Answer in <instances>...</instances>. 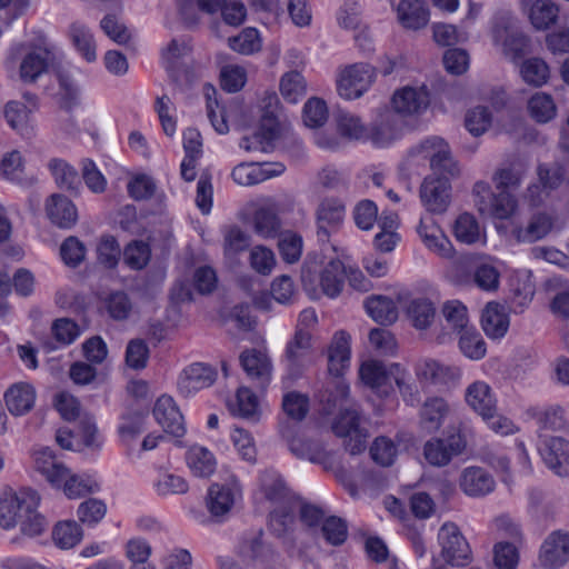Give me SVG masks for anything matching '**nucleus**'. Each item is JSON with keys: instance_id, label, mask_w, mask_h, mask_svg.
<instances>
[{"instance_id": "obj_1", "label": "nucleus", "mask_w": 569, "mask_h": 569, "mask_svg": "<svg viewBox=\"0 0 569 569\" xmlns=\"http://www.w3.org/2000/svg\"><path fill=\"white\" fill-rule=\"evenodd\" d=\"M429 212L443 213L451 202L450 180L460 172L449 144L440 137L429 139Z\"/></svg>"}, {"instance_id": "obj_2", "label": "nucleus", "mask_w": 569, "mask_h": 569, "mask_svg": "<svg viewBox=\"0 0 569 569\" xmlns=\"http://www.w3.org/2000/svg\"><path fill=\"white\" fill-rule=\"evenodd\" d=\"M437 539L440 547V558L445 563L435 559L432 569H449L448 566L465 567L472 561L471 548L456 523L445 522L438 531Z\"/></svg>"}, {"instance_id": "obj_3", "label": "nucleus", "mask_w": 569, "mask_h": 569, "mask_svg": "<svg viewBox=\"0 0 569 569\" xmlns=\"http://www.w3.org/2000/svg\"><path fill=\"white\" fill-rule=\"evenodd\" d=\"M362 416L357 405L351 403L335 418L331 429L333 433L345 439L346 450L352 455H359L367 448L368 430L361 425Z\"/></svg>"}, {"instance_id": "obj_4", "label": "nucleus", "mask_w": 569, "mask_h": 569, "mask_svg": "<svg viewBox=\"0 0 569 569\" xmlns=\"http://www.w3.org/2000/svg\"><path fill=\"white\" fill-rule=\"evenodd\" d=\"M376 76L377 69L366 62L345 66L337 72V92L346 100L359 99L373 84Z\"/></svg>"}, {"instance_id": "obj_5", "label": "nucleus", "mask_w": 569, "mask_h": 569, "mask_svg": "<svg viewBox=\"0 0 569 569\" xmlns=\"http://www.w3.org/2000/svg\"><path fill=\"white\" fill-rule=\"evenodd\" d=\"M60 59L59 50L47 39L41 38L39 44L22 59L20 63V78L23 82L33 83L42 74L54 68Z\"/></svg>"}, {"instance_id": "obj_6", "label": "nucleus", "mask_w": 569, "mask_h": 569, "mask_svg": "<svg viewBox=\"0 0 569 569\" xmlns=\"http://www.w3.org/2000/svg\"><path fill=\"white\" fill-rule=\"evenodd\" d=\"M39 501L38 492L30 488L6 495L0 499V526L4 529L13 528L23 517V510H30Z\"/></svg>"}, {"instance_id": "obj_7", "label": "nucleus", "mask_w": 569, "mask_h": 569, "mask_svg": "<svg viewBox=\"0 0 569 569\" xmlns=\"http://www.w3.org/2000/svg\"><path fill=\"white\" fill-rule=\"evenodd\" d=\"M467 440L460 430L443 431L441 437L429 441V465L445 467L465 452Z\"/></svg>"}, {"instance_id": "obj_8", "label": "nucleus", "mask_w": 569, "mask_h": 569, "mask_svg": "<svg viewBox=\"0 0 569 569\" xmlns=\"http://www.w3.org/2000/svg\"><path fill=\"white\" fill-rule=\"evenodd\" d=\"M240 365L257 389L266 390L271 381L272 366L267 353L247 349L240 355Z\"/></svg>"}, {"instance_id": "obj_9", "label": "nucleus", "mask_w": 569, "mask_h": 569, "mask_svg": "<svg viewBox=\"0 0 569 569\" xmlns=\"http://www.w3.org/2000/svg\"><path fill=\"white\" fill-rule=\"evenodd\" d=\"M238 495L240 486L234 477L227 483H212L207 495V508L211 516L222 518L228 515Z\"/></svg>"}, {"instance_id": "obj_10", "label": "nucleus", "mask_w": 569, "mask_h": 569, "mask_svg": "<svg viewBox=\"0 0 569 569\" xmlns=\"http://www.w3.org/2000/svg\"><path fill=\"white\" fill-rule=\"evenodd\" d=\"M539 560L546 568H560L569 561V532L555 531L543 541Z\"/></svg>"}, {"instance_id": "obj_11", "label": "nucleus", "mask_w": 569, "mask_h": 569, "mask_svg": "<svg viewBox=\"0 0 569 569\" xmlns=\"http://www.w3.org/2000/svg\"><path fill=\"white\" fill-rule=\"evenodd\" d=\"M153 416L164 432L177 438L184 435L183 417L171 397L164 395L156 401Z\"/></svg>"}, {"instance_id": "obj_12", "label": "nucleus", "mask_w": 569, "mask_h": 569, "mask_svg": "<svg viewBox=\"0 0 569 569\" xmlns=\"http://www.w3.org/2000/svg\"><path fill=\"white\" fill-rule=\"evenodd\" d=\"M216 379L217 371L212 367L197 362L183 370L178 381V388L182 395L189 396L194 391L210 387Z\"/></svg>"}, {"instance_id": "obj_13", "label": "nucleus", "mask_w": 569, "mask_h": 569, "mask_svg": "<svg viewBox=\"0 0 569 569\" xmlns=\"http://www.w3.org/2000/svg\"><path fill=\"white\" fill-rule=\"evenodd\" d=\"M46 212L51 223L60 229H71L78 221L74 203L61 193H53L47 199Z\"/></svg>"}, {"instance_id": "obj_14", "label": "nucleus", "mask_w": 569, "mask_h": 569, "mask_svg": "<svg viewBox=\"0 0 569 569\" xmlns=\"http://www.w3.org/2000/svg\"><path fill=\"white\" fill-rule=\"evenodd\" d=\"M460 430L456 409L445 397L429 399V432Z\"/></svg>"}, {"instance_id": "obj_15", "label": "nucleus", "mask_w": 569, "mask_h": 569, "mask_svg": "<svg viewBox=\"0 0 569 569\" xmlns=\"http://www.w3.org/2000/svg\"><path fill=\"white\" fill-rule=\"evenodd\" d=\"M540 455L546 465L558 476L569 471V441L561 437H550L543 441Z\"/></svg>"}, {"instance_id": "obj_16", "label": "nucleus", "mask_w": 569, "mask_h": 569, "mask_svg": "<svg viewBox=\"0 0 569 569\" xmlns=\"http://www.w3.org/2000/svg\"><path fill=\"white\" fill-rule=\"evenodd\" d=\"M427 167V148L425 142H420L408 151L402 162L401 172L409 180L417 178L419 182L420 199L423 204L427 203V177H422Z\"/></svg>"}, {"instance_id": "obj_17", "label": "nucleus", "mask_w": 569, "mask_h": 569, "mask_svg": "<svg viewBox=\"0 0 569 569\" xmlns=\"http://www.w3.org/2000/svg\"><path fill=\"white\" fill-rule=\"evenodd\" d=\"M345 206L337 199H325L317 210L318 239L328 241L330 232L339 227L345 218Z\"/></svg>"}, {"instance_id": "obj_18", "label": "nucleus", "mask_w": 569, "mask_h": 569, "mask_svg": "<svg viewBox=\"0 0 569 569\" xmlns=\"http://www.w3.org/2000/svg\"><path fill=\"white\" fill-rule=\"evenodd\" d=\"M467 405L482 418H490L497 409V400L491 387L481 380L470 383L465 393Z\"/></svg>"}, {"instance_id": "obj_19", "label": "nucleus", "mask_w": 569, "mask_h": 569, "mask_svg": "<svg viewBox=\"0 0 569 569\" xmlns=\"http://www.w3.org/2000/svg\"><path fill=\"white\" fill-rule=\"evenodd\" d=\"M311 349V335L308 330L297 329L288 342L284 361L291 376H298Z\"/></svg>"}, {"instance_id": "obj_20", "label": "nucleus", "mask_w": 569, "mask_h": 569, "mask_svg": "<svg viewBox=\"0 0 569 569\" xmlns=\"http://www.w3.org/2000/svg\"><path fill=\"white\" fill-rule=\"evenodd\" d=\"M401 127V117L391 110H385L372 123L370 139L378 147L388 146L399 137Z\"/></svg>"}, {"instance_id": "obj_21", "label": "nucleus", "mask_w": 569, "mask_h": 569, "mask_svg": "<svg viewBox=\"0 0 569 569\" xmlns=\"http://www.w3.org/2000/svg\"><path fill=\"white\" fill-rule=\"evenodd\" d=\"M496 482L492 476L480 467L463 470L460 488L469 497H483L493 491Z\"/></svg>"}, {"instance_id": "obj_22", "label": "nucleus", "mask_w": 569, "mask_h": 569, "mask_svg": "<svg viewBox=\"0 0 569 569\" xmlns=\"http://www.w3.org/2000/svg\"><path fill=\"white\" fill-rule=\"evenodd\" d=\"M350 362V336L346 331L335 333L328 349V371L340 377Z\"/></svg>"}, {"instance_id": "obj_23", "label": "nucleus", "mask_w": 569, "mask_h": 569, "mask_svg": "<svg viewBox=\"0 0 569 569\" xmlns=\"http://www.w3.org/2000/svg\"><path fill=\"white\" fill-rule=\"evenodd\" d=\"M398 300L406 306V315L417 329L427 328V298L420 288L407 289L398 295Z\"/></svg>"}, {"instance_id": "obj_24", "label": "nucleus", "mask_w": 569, "mask_h": 569, "mask_svg": "<svg viewBox=\"0 0 569 569\" xmlns=\"http://www.w3.org/2000/svg\"><path fill=\"white\" fill-rule=\"evenodd\" d=\"M0 172L6 180L22 188H30L38 181L36 176L24 172L22 156L17 150L4 154L0 162Z\"/></svg>"}, {"instance_id": "obj_25", "label": "nucleus", "mask_w": 569, "mask_h": 569, "mask_svg": "<svg viewBox=\"0 0 569 569\" xmlns=\"http://www.w3.org/2000/svg\"><path fill=\"white\" fill-rule=\"evenodd\" d=\"M538 177L542 188L538 184L528 187L527 197L529 198L532 206H538L542 201L543 194H547L546 190L557 188L563 179V170L558 164L548 167L546 164H539Z\"/></svg>"}, {"instance_id": "obj_26", "label": "nucleus", "mask_w": 569, "mask_h": 569, "mask_svg": "<svg viewBox=\"0 0 569 569\" xmlns=\"http://www.w3.org/2000/svg\"><path fill=\"white\" fill-rule=\"evenodd\" d=\"M481 326L489 338H502L509 329V317L505 307L498 302L487 303L482 311Z\"/></svg>"}, {"instance_id": "obj_27", "label": "nucleus", "mask_w": 569, "mask_h": 569, "mask_svg": "<svg viewBox=\"0 0 569 569\" xmlns=\"http://www.w3.org/2000/svg\"><path fill=\"white\" fill-rule=\"evenodd\" d=\"M47 167L59 189L73 194L79 193L81 181L73 166L63 159L52 158L49 160Z\"/></svg>"}, {"instance_id": "obj_28", "label": "nucleus", "mask_w": 569, "mask_h": 569, "mask_svg": "<svg viewBox=\"0 0 569 569\" xmlns=\"http://www.w3.org/2000/svg\"><path fill=\"white\" fill-rule=\"evenodd\" d=\"M347 267L339 259H331L320 272L322 292L329 298L338 297L345 286Z\"/></svg>"}, {"instance_id": "obj_29", "label": "nucleus", "mask_w": 569, "mask_h": 569, "mask_svg": "<svg viewBox=\"0 0 569 569\" xmlns=\"http://www.w3.org/2000/svg\"><path fill=\"white\" fill-rule=\"evenodd\" d=\"M230 412L242 419L258 422L260 409L257 395L248 387H240L233 400L228 402Z\"/></svg>"}, {"instance_id": "obj_30", "label": "nucleus", "mask_w": 569, "mask_h": 569, "mask_svg": "<svg viewBox=\"0 0 569 569\" xmlns=\"http://www.w3.org/2000/svg\"><path fill=\"white\" fill-rule=\"evenodd\" d=\"M4 400L12 415L22 416L33 408L36 390L28 383H18L8 389Z\"/></svg>"}, {"instance_id": "obj_31", "label": "nucleus", "mask_w": 569, "mask_h": 569, "mask_svg": "<svg viewBox=\"0 0 569 569\" xmlns=\"http://www.w3.org/2000/svg\"><path fill=\"white\" fill-rule=\"evenodd\" d=\"M461 378V370L440 360L429 361V385L442 391L456 388Z\"/></svg>"}, {"instance_id": "obj_32", "label": "nucleus", "mask_w": 569, "mask_h": 569, "mask_svg": "<svg viewBox=\"0 0 569 569\" xmlns=\"http://www.w3.org/2000/svg\"><path fill=\"white\" fill-rule=\"evenodd\" d=\"M398 20L406 29L418 30L427 24L425 0H401L397 6Z\"/></svg>"}, {"instance_id": "obj_33", "label": "nucleus", "mask_w": 569, "mask_h": 569, "mask_svg": "<svg viewBox=\"0 0 569 569\" xmlns=\"http://www.w3.org/2000/svg\"><path fill=\"white\" fill-rule=\"evenodd\" d=\"M425 97H427L425 86L420 90L412 87L399 89L392 96L393 112L399 117L413 114L419 111Z\"/></svg>"}, {"instance_id": "obj_34", "label": "nucleus", "mask_w": 569, "mask_h": 569, "mask_svg": "<svg viewBox=\"0 0 569 569\" xmlns=\"http://www.w3.org/2000/svg\"><path fill=\"white\" fill-rule=\"evenodd\" d=\"M37 469L54 487L61 488V479L67 477L68 468L56 461L54 453L50 448H42L36 452Z\"/></svg>"}, {"instance_id": "obj_35", "label": "nucleus", "mask_w": 569, "mask_h": 569, "mask_svg": "<svg viewBox=\"0 0 569 569\" xmlns=\"http://www.w3.org/2000/svg\"><path fill=\"white\" fill-rule=\"evenodd\" d=\"M395 373L393 363L387 369L382 362L377 360L363 362L359 370L362 382L377 390L391 385Z\"/></svg>"}, {"instance_id": "obj_36", "label": "nucleus", "mask_w": 569, "mask_h": 569, "mask_svg": "<svg viewBox=\"0 0 569 569\" xmlns=\"http://www.w3.org/2000/svg\"><path fill=\"white\" fill-rule=\"evenodd\" d=\"M280 432L282 438L287 440L289 450L297 458L311 462L320 461L322 451L316 442L295 436L289 426H282Z\"/></svg>"}, {"instance_id": "obj_37", "label": "nucleus", "mask_w": 569, "mask_h": 569, "mask_svg": "<svg viewBox=\"0 0 569 569\" xmlns=\"http://www.w3.org/2000/svg\"><path fill=\"white\" fill-rule=\"evenodd\" d=\"M367 313L378 323L388 326L398 319V309L392 299L385 296H371L365 300Z\"/></svg>"}, {"instance_id": "obj_38", "label": "nucleus", "mask_w": 569, "mask_h": 569, "mask_svg": "<svg viewBox=\"0 0 569 569\" xmlns=\"http://www.w3.org/2000/svg\"><path fill=\"white\" fill-rule=\"evenodd\" d=\"M517 207V200L510 191H500L498 194H490V202H478V210L482 214H490L498 219L509 218Z\"/></svg>"}, {"instance_id": "obj_39", "label": "nucleus", "mask_w": 569, "mask_h": 569, "mask_svg": "<svg viewBox=\"0 0 569 569\" xmlns=\"http://www.w3.org/2000/svg\"><path fill=\"white\" fill-rule=\"evenodd\" d=\"M552 219L546 213H538L531 218L526 228L513 231L519 242H535L546 237L552 229Z\"/></svg>"}, {"instance_id": "obj_40", "label": "nucleus", "mask_w": 569, "mask_h": 569, "mask_svg": "<svg viewBox=\"0 0 569 569\" xmlns=\"http://www.w3.org/2000/svg\"><path fill=\"white\" fill-rule=\"evenodd\" d=\"M260 491L273 503H280L288 497V488L281 476L274 470H264L260 476Z\"/></svg>"}, {"instance_id": "obj_41", "label": "nucleus", "mask_w": 569, "mask_h": 569, "mask_svg": "<svg viewBox=\"0 0 569 569\" xmlns=\"http://www.w3.org/2000/svg\"><path fill=\"white\" fill-rule=\"evenodd\" d=\"M69 36L78 52L88 62H93L97 59L93 36L86 24L73 22L70 26Z\"/></svg>"}, {"instance_id": "obj_42", "label": "nucleus", "mask_w": 569, "mask_h": 569, "mask_svg": "<svg viewBox=\"0 0 569 569\" xmlns=\"http://www.w3.org/2000/svg\"><path fill=\"white\" fill-rule=\"evenodd\" d=\"M459 348L471 360H480L486 356L487 346L481 333L472 326L460 331Z\"/></svg>"}, {"instance_id": "obj_43", "label": "nucleus", "mask_w": 569, "mask_h": 569, "mask_svg": "<svg viewBox=\"0 0 569 569\" xmlns=\"http://www.w3.org/2000/svg\"><path fill=\"white\" fill-rule=\"evenodd\" d=\"M187 462L192 473L200 478H207L216 470L213 455L203 447L191 448L187 455Z\"/></svg>"}, {"instance_id": "obj_44", "label": "nucleus", "mask_w": 569, "mask_h": 569, "mask_svg": "<svg viewBox=\"0 0 569 569\" xmlns=\"http://www.w3.org/2000/svg\"><path fill=\"white\" fill-rule=\"evenodd\" d=\"M453 233L459 242L466 244H473L483 238L477 219L468 212L461 213L457 218L453 226Z\"/></svg>"}, {"instance_id": "obj_45", "label": "nucleus", "mask_w": 569, "mask_h": 569, "mask_svg": "<svg viewBox=\"0 0 569 569\" xmlns=\"http://www.w3.org/2000/svg\"><path fill=\"white\" fill-rule=\"evenodd\" d=\"M150 259V246L142 240H132L124 247L123 261L132 270H142Z\"/></svg>"}, {"instance_id": "obj_46", "label": "nucleus", "mask_w": 569, "mask_h": 569, "mask_svg": "<svg viewBox=\"0 0 569 569\" xmlns=\"http://www.w3.org/2000/svg\"><path fill=\"white\" fill-rule=\"evenodd\" d=\"M523 172L525 170L520 162H511L499 168L492 178L496 188L500 191L516 190L520 186Z\"/></svg>"}, {"instance_id": "obj_47", "label": "nucleus", "mask_w": 569, "mask_h": 569, "mask_svg": "<svg viewBox=\"0 0 569 569\" xmlns=\"http://www.w3.org/2000/svg\"><path fill=\"white\" fill-rule=\"evenodd\" d=\"M527 413L536 419L540 428L545 430H561L566 425L563 410L560 407H550L547 409L533 407L529 408Z\"/></svg>"}, {"instance_id": "obj_48", "label": "nucleus", "mask_w": 569, "mask_h": 569, "mask_svg": "<svg viewBox=\"0 0 569 569\" xmlns=\"http://www.w3.org/2000/svg\"><path fill=\"white\" fill-rule=\"evenodd\" d=\"M523 81L533 87H541L549 79V67L540 58H530L522 62L520 69Z\"/></svg>"}, {"instance_id": "obj_49", "label": "nucleus", "mask_w": 569, "mask_h": 569, "mask_svg": "<svg viewBox=\"0 0 569 569\" xmlns=\"http://www.w3.org/2000/svg\"><path fill=\"white\" fill-rule=\"evenodd\" d=\"M56 545L61 549H70L82 539V530L76 521H63L56 525L52 531Z\"/></svg>"}, {"instance_id": "obj_50", "label": "nucleus", "mask_w": 569, "mask_h": 569, "mask_svg": "<svg viewBox=\"0 0 569 569\" xmlns=\"http://www.w3.org/2000/svg\"><path fill=\"white\" fill-rule=\"evenodd\" d=\"M528 109L530 116L541 123L550 121L557 111L552 97L545 92L535 93L528 102Z\"/></svg>"}, {"instance_id": "obj_51", "label": "nucleus", "mask_w": 569, "mask_h": 569, "mask_svg": "<svg viewBox=\"0 0 569 569\" xmlns=\"http://www.w3.org/2000/svg\"><path fill=\"white\" fill-rule=\"evenodd\" d=\"M302 237L291 230L279 233L278 249L287 263L297 262L302 253Z\"/></svg>"}, {"instance_id": "obj_52", "label": "nucleus", "mask_w": 569, "mask_h": 569, "mask_svg": "<svg viewBox=\"0 0 569 569\" xmlns=\"http://www.w3.org/2000/svg\"><path fill=\"white\" fill-rule=\"evenodd\" d=\"M558 7L549 0H538L530 10V20L538 30H545L556 22Z\"/></svg>"}, {"instance_id": "obj_53", "label": "nucleus", "mask_w": 569, "mask_h": 569, "mask_svg": "<svg viewBox=\"0 0 569 569\" xmlns=\"http://www.w3.org/2000/svg\"><path fill=\"white\" fill-rule=\"evenodd\" d=\"M254 231L263 238H273L279 234L281 227L276 212L270 208H260L253 217Z\"/></svg>"}, {"instance_id": "obj_54", "label": "nucleus", "mask_w": 569, "mask_h": 569, "mask_svg": "<svg viewBox=\"0 0 569 569\" xmlns=\"http://www.w3.org/2000/svg\"><path fill=\"white\" fill-rule=\"evenodd\" d=\"M397 453L398 450L395 442L383 436L377 437L370 447L372 460L381 467L392 466L396 461Z\"/></svg>"}, {"instance_id": "obj_55", "label": "nucleus", "mask_w": 569, "mask_h": 569, "mask_svg": "<svg viewBox=\"0 0 569 569\" xmlns=\"http://www.w3.org/2000/svg\"><path fill=\"white\" fill-rule=\"evenodd\" d=\"M280 92L284 100L296 103L306 93L303 76L298 71H290L283 74L280 81Z\"/></svg>"}, {"instance_id": "obj_56", "label": "nucleus", "mask_w": 569, "mask_h": 569, "mask_svg": "<svg viewBox=\"0 0 569 569\" xmlns=\"http://www.w3.org/2000/svg\"><path fill=\"white\" fill-rule=\"evenodd\" d=\"M229 47L241 54H251L261 49L259 32L254 28H246L238 36L229 38Z\"/></svg>"}, {"instance_id": "obj_57", "label": "nucleus", "mask_w": 569, "mask_h": 569, "mask_svg": "<svg viewBox=\"0 0 569 569\" xmlns=\"http://www.w3.org/2000/svg\"><path fill=\"white\" fill-rule=\"evenodd\" d=\"M204 94L207 98V113L212 127L218 133H227L229 131V127L226 121L224 111L219 107L217 99L212 98L217 94L216 89L210 84H206Z\"/></svg>"}, {"instance_id": "obj_58", "label": "nucleus", "mask_w": 569, "mask_h": 569, "mask_svg": "<svg viewBox=\"0 0 569 569\" xmlns=\"http://www.w3.org/2000/svg\"><path fill=\"white\" fill-rule=\"evenodd\" d=\"M321 531L326 541L332 546H341L348 538L346 520L336 516H330L323 520Z\"/></svg>"}, {"instance_id": "obj_59", "label": "nucleus", "mask_w": 569, "mask_h": 569, "mask_svg": "<svg viewBox=\"0 0 569 569\" xmlns=\"http://www.w3.org/2000/svg\"><path fill=\"white\" fill-rule=\"evenodd\" d=\"M442 315L447 322L459 332L469 327L467 307L459 300H448L442 306Z\"/></svg>"}, {"instance_id": "obj_60", "label": "nucleus", "mask_w": 569, "mask_h": 569, "mask_svg": "<svg viewBox=\"0 0 569 569\" xmlns=\"http://www.w3.org/2000/svg\"><path fill=\"white\" fill-rule=\"evenodd\" d=\"M98 261L106 268L113 269L117 267L121 250L117 239L113 236H102L98 247Z\"/></svg>"}, {"instance_id": "obj_61", "label": "nucleus", "mask_w": 569, "mask_h": 569, "mask_svg": "<svg viewBox=\"0 0 569 569\" xmlns=\"http://www.w3.org/2000/svg\"><path fill=\"white\" fill-rule=\"evenodd\" d=\"M231 177L237 184L248 187L266 181L268 173L253 163H240L233 168Z\"/></svg>"}, {"instance_id": "obj_62", "label": "nucleus", "mask_w": 569, "mask_h": 569, "mask_svg": "<svg viewBox=\"0 0 569 569\" xmlns=\"http://www.w3.org/2000/svg\"><path fill=\"white\" fill-rule=\"evenodd\" d=\"M282 409L292 420L301 421L308 413L309 400L306 396L299 392H288L283 396Z\"/></svg>"}, {"instance_id": "obj_63", "label": "nucleus", "mask_w": 569, "mask_h": 569, "mask_svg": "<svg viewBox=\"0 0 569 569\" xmlns=\"http://www.w3.org/2000/svg\"><path fill=\"white\" fill-rule=\"evenodd\" d=\"M339 132L349 139H360L365 134V127L359 117L346 111H338L335 116Z\"/></svg>"}, {"instance_id": "obj_64", "label": "nucleus", "mask_w": 569, "mask_h": 569, "mask_svg": "<svg viewBox=\"0 0 569 569\" xmlns=\"http://www.w3.org/2000/svg\"><path fill=\"white\" fill-rule=\"evenodd\" d=\"M60 256L67 266L76 268L84 259L86 247L77 237L70 236L60 246Z\"/></svg>"}]
</instances>
